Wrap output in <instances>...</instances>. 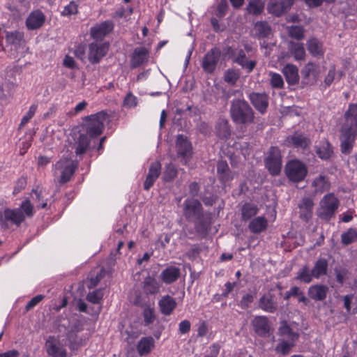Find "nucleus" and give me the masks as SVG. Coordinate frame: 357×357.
Wrapping results in <instances>:
<instances>
[{
	"label": "nucleus",
	"mask_w": 357,
	"mask_h": 357,
	"mask_svg": "<svg viewBox=\"0 0 357 357\" xmlns=\"http://www.w3.org/2000/svg\"><path fill=\"white\" fill-rule=\"evenodd\" d=\"M264 165L271 175L278 176L280 174L282 169V155L278 147H270L264 158Z\"/></svg>",
	"instance_id": "6e6552de"
},
{
	"label": "nucleus",
	"mask_w": 357,
	"mask_h": 357,
	"mask_svg": "<svg viewBox=\"0 0 357 357\" xmlns=\"http://www.w3.org/2000/svg\"><path fill=\"white\" fill-rule=\"evenodd\" d=\"M215 133L219 138L227 139L231 135L229 121L226 119H219L215 125Z\"/></svg>",
	"instance_id": "473e14b6"
},
{
	"label": "nucleus",
	"mask_w": 357,
	"mask_h": 357,
	"mask_svg": "<svg viewBox=\"0 0 357 357\" xmlns=\"http://www.w3.org/2000/svg\"><path fill=\"white\" fill-rule=\"evenodd\" d=\"M286 81L290 85H294L298 82L299 76L296 66L291 64L286 65L283 68Z\"/></svg>",
	"instance_id": "c9c22d12"
},
{
	"label": "nucleus",
	"mask_w": 357,
	"mask_h": 357,
	"mask_svg": "<svg viewBox=\"0 0 357 357\" xmlns=\"http://www.w3.org/2000/svg\"><path fill=\"white\" fill-rule=\"evenodd\" d=\"M308 170L306 165L298 159L289 160L284 167V174L288 180L298 183L305 179Z\"/></svg>",
	"instance_id": "20e7f679"
},
{
	"label": "nucleus",
	"mask_w": 357,
	"mask_h": 357,
	"mask_svg": "<svg viewBox=\"0 0 357 357\" xmlns=\"http://www.w3.org/2000/svg\"><path fill=\"white\" fill-rule=\"evenodd\" d=\"M220 51L214 47L208 51L203 58L202 66L204 70L208 73H212L215 70L217 63L220 56Z\"/></svg>",
	"instance_id": "ddd939ff"
},
{
	"label": "nucleus",
	"mask_w": 357,
	"mask_h": 357,
	"mask_svg": "<svg viewBox=\"0 0 357 357\" xmlns=\"http://www.w3.org/2000/svg\"><path fill=\"white\" fill-rule=\"evenodd\" d=\"M314 206V204L312 198H302L298 204L299 218L305 222L310 220L312 217Z\"/></svg>",
	"instance_id": "aec40b11"
},
{
	"label": "nucleus",
	"mask_w": 357,
	"mask_h": 357,
	"mask_svg": "<svg viewBox=\"0 0 357 357\" xmlns=\"http://www.w3.org/2000/svg\"><path fill=\"white\" fill-rule=\"evenodd\" d=\"M123 105L129 108L136 107L137 105V98L131 92H129L124 98Z\"/></svg>",
	"instance_id": "bf43d9fd"
},
{
	"label": "nucleus",
	"mask_w": 357,
	"mask_h": 357,
	"mask_svg": "<svg viewBox=\"0 0 357 357\" xmlns=\"http://www.w3.org/2000/svg\"><path fill=\"white\" fill-rule=\"evenodd\" d=\"M5 38L10 45H19L24 40V33L20 31H6Z\"/></svg>",
	"instance_id": "c03bdc74"
},
{
	"label": "nucleus",
	"mask_w": 357,
	"mask_h": 357,
	"mask_svg": "<svg viewBox=\"0 0 357 357\" xmlns=\"http://www.w3.org/2000/svg\"><path fill=\"white\" fill-rule=\"evenodd\" d=\"M314 275H312V270L305 265L303 266L296 273L295 280L304 283H310L312 282Z\"/></svg>",
	"instance_id": "37998d69"
},
{
	"label": "nucleus",
	"mask_w": 357,
	"mask_h": 357,
	"mask_svg": "<svg viewBox=\"0 0 357 357\" xmlns=\"http://www.w3.org/2000/svg\"><path fill=\"white\" fill-rule=\"evenodd\" d=\"M161 173V164L159 161H155L151 163L149 173L146 177L144 183V189L145 190H149L150 188L153 185L155 181L158 179Z\"/></svg>",
	"instance_id": "412c9836"
},
{
	"label": "nucleus",
	"mask_w": 357,
	"mask_h": 357,
	"mask_svg": "<svg viewBox=\"0 0 357 357\" xmlns=\"http://www.w3.org/2000/svg\"><path fill=\"white\" fill-rule=\"evenodd\" d=\"M259 307L265 312L275 313L278 309V303L274 299V295L268 292L259 298Z\"/></svg>",
	"instance_id": "5701e85b"
},
{
	"label": "nucleus",
	"mask_w": 357,
	"mask_h": 357,
	"mask_svg": "<svg viewBox=\"0 0 357 357\" xmlns=\"http://www.w3.org/2000/svg\"><path fill=\"white\" fill-rule=\"evenodd\" d=\"M294 3V0H270L267 10L275 17H280L288 12Z\"/></svg>",
	"instance_id": "9d476101"
},
{
	"label": "nucleus",
	"mask_w": 357,
	"mask_h": 357,
	"mask_svg": "<svg viewBox=\"0 0 357 357\" xmlns=\"http://www.w3.org/2000/svg\"><path fill=\"white\" fill-rule=\"evenodd\" d=\"M77 13V6L74 2H70L68 5L64 7L61 15L68 16Z\"/></svg>",
	"instance_id": "052dcab7"
},
{
	"label": "nucleus",
	"mask_w": 357,
	"mask_h": 357,
	"mask_svg": "<svg viewBox=\"0 0 357 357\" xmlns=\"http://www.w3.org/2000/svg\"><path fill=\"white\" fill-rule=\"evenodd\" d=\"M160 285L158 281L150 276L144 281V290L147 294H155L159 291Z\"/></svg>",
	"instance_id": "79ce46f5"
},
{
	"label": "nucleus",
	"mask_w": 357,
	"mask_h": 357,
	"mask_svg": "<svg viewBox=\"0 0 357 357\" xmlns=\"http://www.w3.org/2000/svg\"><path fill=\"white\" fill-rule=\"evenodd\" d=\"M249 100L260 114H264L266 112L268 107V96L265 93L252 92L249 94Z\"/></svg>",
	"instance_id": "dca6fc26"
},
{
	"label": "nucleus",
	"mask_w": 357,
	"mask_h": 357,
	"mask_svg": "<svg viewBox=\"0 0 357 357\" xmlns=\"http://www.w3.org/2000/svg\"><path fill=\"white\" fill-rule=\"evenodd\" d=\"M290 50L297 60L305 58V51L302 43H291Z\"/></svg>",
	"instance_id": "8fccbe9b"
},
{
	"label": "nucleus",
	"mask_w": 357,
	"mask_h": 357,
	"mask_svg": "<svg viewBox=\"0 0 357 357\" xmlns=\"http://www.w3.org/2000/svg\"><path fill=\"white\" fill-rule=\"evenodd\" d=\"M315 152L323 160H328L333 154V146L328 140H323L315 146Z\"/></svg>",
	"instance_id": "c85d7f7f"
},
{
	"label": "nucleus",
	"mask_w": 357,
	"mask_h": 357,
	"mask_svg": "<svg viewBox=\"0 0 357 357\" xmlns=\"http://www.w3.org/2000/svg\"><path fill=\"white\" fill-rule=\"evenodd\" d=\"M254 30V36L258 39L268 38L272 33L271 26L266 21L257 22L255 24Z\"/></svg>",
	"instance_id": "7c9ffc66"
},
{
	"label": "nucleus",
	"mask_w": 357,
	"mask_h": 357,
	"mask_svg": "<svg viewBox=\"0 0 357 357\" xmlns=\"http://www.w3.org/2000/svg\"><path fill=\"white\" fill-rule=\"evenodd\" d=\"M319 68L314 63L309 62L301 70L302 82L312 85L317 82L319 77Z\"/></svg>",
	"instance_id": "2eb2a0df"
},
{
	"label": "nucleus",
	"mask_w": 357,
	"mask_h": 357,
	"mask_svg": "<svg viewBox=\"0 0 357 357\" xmlns=\"http://www.w3.org/2000/svg\"><path fill=\"white\" fill-rule=\"evenodd\" d=\"M107 114L104 112H100L96 114L87 116L85 120L87 121L86 124V133L90 137H96L102 133Z\"/></svg>",
	"instance_id": "0eeeda50"
},
{
	"label": "nucleus",
	"mask_w": 357,
	"mask_h": 357,
	"mask_svg": "<svg viewBox=\"0 0 357 357\" xmlns=\"http://www.w3.org/2000/svg\"><path fill=\"white\" fill-rule=\"evenodd\" d=\"M176 149L178 155L186 159L191 156L192 146L187 136L178 135L176 139Z\"/></svg>",
	"instance_id": "f3484780"
},
{
	"label": "nucleus",
	"mask_w": 357,
	"mask_h": 357,
	"mask_svg": "<svg viewBox=\"0 0 357 357\" xmlns=\"http://www.w3.org/2000/svg\"><path fill=\"white\" fill-rule=\"evenodd\" d=\"M289 35L296 40H301L304 38V29L300 26H291L289 27Z\"/></svg>",
	"instance_id": "603ef678"
},
{
	"label": "nucleus",
	"mask_w": 357,
	"mask_h": 357,
	"mask_svg": "<svg viewBox=\"0 0 357 357\" xmlns=\"http://www.w3.org/2000/svg\"><path fill=\"white\" fill-rule=\"evenodd\" d=\"M256 334L260 337H268L271 332L270 321L266 316H256L251 321Z\"/></svg>",
	"instance_id": "4468645a"
},
{
	"label": "nucleus",
	"mask_w": 357,
	"mask_h": 357,
	"mask_svg": "<svg viewBox=\"0 0 357 357\" xmlns=\"http://www.w3.org/2000/svg\"><path fill=\"white\" fill-rule=\"evenodd\" d=\"M217 173L220 182L226 183L233 178L232 173L229 169L227 162L225 160H219L217 164Z\"/></svg>",
	"instance_id": "2f4dec72"
},
{
	"label": "nucleus",
	"mask_w": 357,
	"mask_h": 357,
	"mask_svg": "<svg viewBox=\"0 0 357 357\" xmlns=\"http://www.w3.org/2000/svg\"><path fill=\"white\" fill-rule=\"evenodd\" d=\"M45 20L43 13L39 10L31 12L26 20V26L29 30L41 27Z\"/></svg>",
	"instance_id": "393cba45"
},
{
	"label": "nucleus",
	"mask_w": 357,
	"mask_h": 357,
	"mask_svg": "<svg viewBox=\"0 0 357 357\" xmlns=\"http://www.w3.org/2000/svg\"><path fill=\"white\" fill-rule=\"evenodd\" d=\"M257 205L252 203H245L241 209L242 220L247 221L254 217L258 213Z\"/></svg>",
	"instance_id": "a19ab883"
},
{
	"label": "nucleus",
	"mask_w": 357,
	"mask_h": 357,
	"mask_svg": "<svg viewBox=\"0 0 357 357\" xmlns=\"http://www.w3.org/2000/svg\"><path fill=\"white\" fill-rule=\"evenodd\" d=\"M294 347V342H288L284 340H280L279 343L276 345L275 351L282 355H288L291 349Z\"/></svg>",
	"instance_id": "de8ad7c7"
},
{
	"label": "nucleus",
	"mask_w": 357,
	"mask_h": 357,
	"mask_svg": "<svg viewBox=\"0 0 357 357\" xmlns=\"http://www.w3.org/2000/svg\"><path fill=\"white\" fill-rule=\"evenodd\" d=\"M340 151L349 155L357 136V104H351L344 113V121L340 130Z\"/></svg>",
	"instance_id": "f257e3e1"
},
{
	"label": "nucleus",
	"mask_w": 357,
	"mask_h": 357,
	"mask_svg": "<svg viewBox=\"0 0 357 357\" xmlns=\"http://www.w3.org/2000/svg\"><path fill=\"white\" fill-rule=\"evenodd\" d=\"M194 221L196 231L202 236H206L210 229V215L203 212L202 215H199V217L197 218Z\"/></svg>",
	"instance_id": "cd10ccee"
},
{
	"label": "nucleus",
	"mask_w": 357,
	"mask_h": 357,
	"mask_svg": "<svg viewBox=\"0 0 357 357\" xmlns=\"http://www.w3.org/2000/svg\"><path fill=\"white\" fill-rule=\"evenodd\" d=\"M158 306L162 314L169 316L176 309L177 303L174 298L169 295H165L159 301Z\"/></svg>",
	"instance_id": "bb28decb"
},
{
	"label": "nucleus",
	"mask_w": 357,
	"mask_h": 357,
	"mask_svg": "<svg viewBox=\"0 0 357 357\" xmlns=\"http://www.w3.org/2000/svg\"><path fill=\"white\" fill-rule=\"evenodd\" d=\"M278 333L280 335L287 336L291 341L295 342L299 337L298 334L294 332L291 328L287 324V321H283L278 329Z\"/></svg>",
	"instance_id": "49530a36"
},
{
	"label": "nucleus",
	"mask_w": 357,
	"mask_h": 357,
	"mask_svg": "<svg viewBox=\"0 0 357 357\" xmlns=\"http://www.w3.org/2000/svg\"><path fill=\"white\" fill-rule=\"evenodd\" d=\"M114 29V23L111 20L104 21L91 28L90 33L93 38L98 40H102Z\"/></svg>",
	"instance_id": "a211bd4d"
},
{
	"label": "nucleus",
	"mask_w": 357,
	"mask_h": 357,
	"mask_svg": "<svg viewBox=\"0 0 357 357\" xmlns=\"http://www.w3.org/2000/svg\"><path fill=\"white\" fill-rule=\"evenodd\" d=\"M255 298V296L252 294H247L244 295L240 301V305L241 307L243 309L248 308L250 306V303H252L254 301Z\"/></svg>",
	"instance_id": "680f3d73"
},
{
	"label": "nucleus",
	"mask_w": 357,
	"mask_h": 357,
	"mask_svg": "<svg viewBox=\"0 0 357 357\" xmlns=\"http://www.w3.org/2000/svg\"><path fill=\"white\" fill-rule=\"evenodd\" d=\"M103 293L102 289H96L92 292H89L86 296L89 302L97 304L102 299Z\"/></svg>",
	"instance_id": "5fc2aeb1"
},
{
	"label": "nucleus",
	"mask_w": 357,
	"mask_h": 357,
	"mask_svg": "<svg viewBox=\"0 0 357 357\" xmlns=\"http://www.w3.org/2000/svg\"><path fill=\"white\" fill-rule=\"evenodd\" d=\"M63 65L68 68H70V69H74L77 66H76V63L75 62V60L73 59V57L68 56V55H66L63 59Z\"/></svg>",
	"instance_id": "774afa93"
},
{
	"label": "nucleus",
	"mask_w": 357,
	"mask_h": 357,
	"mask_svg": "<svg viewBox=\"0 0 357 357\" xmlns=\"http://www.w3.org/2000/svg\"><path fill=\"white\" fill-rule=\"evenodd\" d=\"M233 62L241 66L248 73L252 72L257 65V61L250 60L243 50H238L236 56L233 59Z\"/></svg>",
	"instance_id": "b1692460"
},
{
	"label": "nucleus",
	"mask_w": 357,
	"mask_h": 357,
	"mask_svg": "<svg viewBox=\"0 0 357 357\" xmlns=\"http://www.w3.org/2000/svg\"><path fill=\"white\" fill-rule=\"evenodd\" d=\"M339 200L332 193L326 195L320 201V206L317 211V215L324 220H330L335 215L338 206Z\"/></svg>",
	"instance_id": "423d86ee"
},
{
	"label": "nucleus",
	"mask_w": 357,
	"mask_h": 357,
	"mask_svg": "<svg viewBox=\"0 0 357 357\" xmlns=\"http://www.w3.org/2000/svg\"><path fill=\"white\" fill-rule=\"evenodd\" d=\"M181 276L180 268L176 266H168L160 273V278L165 284H171L176 281Z\"/></svg>",
	"instance_id": "c756f323"
},
{
	"label": "nucleus",
	"mask_w": 357,
	"mask_h": 357,
	"mask_svg": "<svg viewBox=\"0 0 357 357\" xmlns=\"http://www.w3.org/2000/svg\"><path fill=\"white\" fill-rule=\"evenodd\" d=\"M191 324L190 321L185 319L181 321L178 325V331L181 334H186L190 331Z\"/></svg>",
	"instance_id": "69168bd1"
},
{
	"label": "nucleus",
	"mask_w": 357,
	"mask_h": 357,
	"mask_svg": "<svg viewBox=\"0 0 357 357\" xmlns=\"http://www.w3.org/2000/svg\"><path fill=\"white\" fill-rule=\"evenodd\" d=\"M307 49L313 56L321 57L324 54L322 43L316 38L307 40Z\"/></svg>",
	"instance_id": "f704fd0d"
},
{
	"label": "nucleus",
	"mask_w": 357,
	"mask_h": 357,
	"mask_svg": "<svg viewBox=\"0 0 357 357\" xmlns=\"http://www.w3.org/2000/svg\"><path fill=\"white\" fill-rule=\"evenodd\" d=\"M328 269V261L324 258L319 259L312 269L314 278H319L321 275H326Z\"/></svg>",
	"instance_id": "ea45409f"
},
{
	"label": "nucleus",
	"mask_w": 357,
	"mask_h": 357,
	"mask_svg": "<svg viewBox=\"0 0 357 357\" xmlns=\"http://www.w3.org/2000/svg\"><path fill=\"white\" fill-rule=\"evenodd\" d=\"M109 50V44L107 43L98 44L91 43L89 45V61L91 63H98L103 58Z\"/></svg>",
	"instance_id": "f8f14e48"
},
{
	"label": "nucleus",
	"mask_w": 357,
	"mask_h": 357,
	"mask_svg": "<svg viewBox=\"0 0 357 357\" xmlns=\"http://www.w3.org/2000/svg\"><path fill=\"white\" fill-rule=\"evenodd\" d=\"M240 74L234 70H228L225 75V81L232 85L235 84L239 79Z\"/></svg>",
	"instance_id": "6e6d98bb"
},
{
	"label": "nucleus",
	"mask_w": 357,
	"mask_h": 357,
	"mask_svg": "<svg viewBox=\"0 0 357 357\" xmlns=\"http://www.w3.org/2000/svg\"><path fill=\"white\" fill-rule=\"evenodd\" d=\"M176 176L177 170L175 166L172 164L167 165L163 174V181L165 182H170L174 179Z\"/></svg>",
	"instance_id": "3c124183"
},
{
	"label": "nucleus",
	"mask_w": 357,
	"mask_h": 357,
	"mask_svg": "<svg viewBox=\"0 0 357 357\" xmlns=\"http://www.w3.org/2000/svg\"><path fill=\"white\" fill-rule=\"evenodd\" d=\"M203 212L202 203L198 199L190 198L185 200L183 213L188 221L195 220Z\"/></svg>",
	"instance_id": "1a4fd4ad"
},
{
	"label": "nucleus",
	"mask_w": 357,
	"mask_h": 357,
	"mask_svg": "<svg viewBox=\"0 0 357 357\" xmlns=\"http://www.w3.org/2000/svg\"><path fill=\"white\" fill-rule=\"evenodd\" d=\"M227 10V0H221L218 6L216 15L220 18L223 17L226 15Z\"/></svg>",
	"instance_id": "e2e57ef3"
},
{
	"label": "nucleus",
	"mask_w": 357,
	"mask_h": 357,
	"mask_svg": "<svg viewBox=\"0 0 357 357\" xmlns=\"http://www.w3.org/2000/svg\"><path fill=\"white\" fill-rule=\"evenodd\" d=\"M271 85L273 88L282 89L284 86V81L282 76L275 73H270Z\"/></svg>",
	"instance_id": "864d4df0"
},
{
	"label": "nucleus",
	"mask_w": 357,
	"mask_h": 357,
	"mask_svg": "<svg viewBox=\"0 0 357 357\" xmlns=\"http://www.w3.org/2000/svg\"><path fill=\"white\" fill-rule=\"evenodd\" d=\"M288 145H291L297 149L307 151L311 145V140L309 137L301 132L296 131L286 139Z\"/></svg>",
	"instance_id": "9b49d317"
},
{
	"label": "nucleus",
	"mask_w": 357,
	"mask_h": 357,
	"mask_svg": "<svg viewBox=\"0 0 357 357\" xmlns=\"http://www.w3.org/2000/svg\"><path fill=\"white\" fill-rule=\"evenodd\" d=\"M90 144V139L86 134H79L73 148L77 155H80L86 153Z\"/></svg>",
	"instance_id": "e433bc0d"
},
{
	"label": "nucleus",
	"mask_w": 357,
	"mask_h": 357,
	"mask_svg": "<svg viewBox=\"0 0 357 357\" xmlns=\"http://www.w3.org/2000/svg\"><path fill=\"white\" fill-rule=\"evenodd\" d=\"M37 109V105H32L30 107L26 115L23 116V118L21 120L20 127L24 126L29 120L34 116L36 111Z\"/></svg>",
	"instance_id": "4d7b16f0"
},
{
	"label": "nucleus",
	"mask_w": 357,
	"mask_h": 357,
	"mask_svg": "<svg viewBox=\"0 0 357 357\" xmlns=\"http://www.w3.org/2000/svg\"><path fill=\"white\" fill-rule=\"evenodd\" d=\"M145 325L148 326L152 324L155 319V314L153 308H145L143 312Z\"/></svg>",
	"instance_id": "13d9d810"
},
{
	"label": "nucleus",
	"mask_w": 357,
	"mask_h": 357,
	"mask_svg": "<svg viewBox=\"0 0 357 357\" xmlns=\"http://www.w3.org/2000/svg\"><path fill=\"white\" fill-rule=\"evenodd\" d=\"M268 221L263 216H259L252 219L248 225V228L253 234H259L267 229Z\"/></svg>",
	"instance_id": "72a5a7b5"
},
{
	"label": "nucleus",
	"mask_w": 357,
	"mask_h": 357,
	"mask_svg": "<svg viewBox=\"0 0 357 357\" xmlns=\"http://www.w3.org/2000/svg\"><path fill=\"white\" fill-rule=\"evenodd\" d=\"M328 290V287L324 284H314L308 288L307 294L312 300L323 301L326 299Z\"/></svg>",
	"instance_id": "a878e982"
},
{
	"label": "nucleus",
	"mask_w": 357,
	"mask_h": 357,
	"mask_svg": "<svg viewBox=\"0 0 357 357\" xmlns=\"http://www.w3.org/2000/svg\"><path fill=\"white\" fill-rule=\"evenodd\" d=\"M149 50L144 47H137L134 50L131 56L130 67L136 68L146 63L149 58Z\"/></svg>",
	"instance_id": "4be33fe9"
},
{
	"label": "nucleus",
	"mask_w": 357,
	"mask_h": 357,
	"mask_svg": "<svg viewBox=\"0 0 357 357\" xmlns=\"http://www.w3.org/2000/svg\"><path fill=\"white\" fill-rule=\"evenodd\" d=\"M154 339L149 336L142 337L137 345V349L140 356L146 355L154 347Z\"/></svg>",
	"instance_id": "4c0bfd02"
},
{
	"label": "nucleus",
	"mask_w": 357,
	"mask_h": 357,
	"mask_svg": "<svg viewBox=\"0 0 357 357\" xmlns=\"http://www.w3.org/2000/svg\"><path fill=\"white\" fill-rule=\"evenodd\" d=\"M78 162L70 158H64L59 160L54 165V174L56 176L61 174L59 182L66 183L68 182L75 170L77 169Z\"/></svg>",
	"instance_id": "39448f33"
},
{
	"label": "nucleus",
	"mask_w": 357,
	"mask_h": 357,
	"mask_svg": "<svg viewBox=\"0 0 357 357\" xmlns=\"http://www.w3.org/2000/svg\"><path fill=\"white\" fill-rule=\"evenodd\" d=\"M33 207L29 199L24 201L20 208L16 209L6 208L3 211V216L0 215V224L2 227L8 228V221L20 225L25 219V215L31 217L33 215Z\"/></svg>",
	"instance_id": "7ed1b4c3"
},
{
	"label": "nucleus",
	"mask_w": 357,
	"mask_h": 357,
	"mask_svg": "<svg viewBox=\"0 0 357 357\" xmlns=\"http://www.w3.org/2000/svg\"><path fill=\"white\" fill-rule=\"evenodd\" d=\"M43 299V295H37L33 297L26 304L25 309L26 311H29L33 308L38 303H39Z\"/></svg>",
	"instance_id": "0e129e2a"
},
{
	"label": "nucleus",
	"mask_w": 357,
	"mask_h": 357,
	"mask_svg": "<svg viewBox=\"0 0 357 357\" xmlns=\"http://www.w3.org/2000/svg\"><path fill=\"white\" fill-rule=\"evenodd\" d=\"M312 186L315 193H322L329 190L331 183L326 176L320 174L312 181Z\"/></svg>",
	"instance_id": "58836bf2"
},
{
	"label": "nucleus",
	"mask_w": 357,
	"mask_h": 357,
	"mask_svg": "<svg viewBox=\"0 0 357 357\" xmlns=\"http://www.w3.org/2000/svg\"><path fill=\"white\" fill-rule=\"evenodd\" d=\"M26 185V179L25 177H20L17 181L14 188V193H19L22 190L24 189Z\"/></svg>",
	"instance_id": "338daca9"
},
{
	"label": "nucleus",
	"mask_w": 357,
	"mask_h": 357,
	"mask_svg": "<svg viewBox=\"0 0 357 357\" xmlns=\"http://www.w3.org/2000/svg\"><path fill=\"white\" fill-rule=\"evenodd\" d=\"M48 355L52 357H66V349L54 337H50L45 343Z\"/></svg>",
	"instance_id": "6ab92c4d"
},
{
	"label": "nucleus",
	"mask_w": 357,
	"mask_h": 357,
	"mask_svg": "<svg viewBox=\"0 0 357 357\" xmlns=\"http://www.w3.org/2000/svg\"><path fill=\"white\" fill-rule=\"evenodd\" d=\"M229 114L236 125L247 126L255 123V111L244 99L235 98L231 102Z\"/></svg>",
	"instance_id": "f03ea898"
},
{
	"label": "nucleus",
	"mask_w": 357,
	"mask_h": 357,
	"mask_svg": "<svg viewBox=\"0 0 357 357\" xmlns=\"http://www.w3.org/2000/svg\"><path fill=\"white\" fill-rule=\"evenodd\" d=\"M357 241V230L350 228L347 232L341 235V242L345 245H348L354 242Z\"/></svg>",
	"instance_id": "09e8293b"
},
{
	"label": "nucleus",
	"mask_w": 357,
	"mask_h": 357,
	"mask_svg": "<svg viewBox=\"0 0 357 357\" xmlns=\"http://www.w3.org/2000/svg\"><path fill=\"white\" fill-rule=\"evenodd\" d=\"M264 9V3L261 0L250 1L246 8L248 14L253 15H260Z\"/></svg>",
	"instance_id": "a18cd8bd"
}]
</instances>
